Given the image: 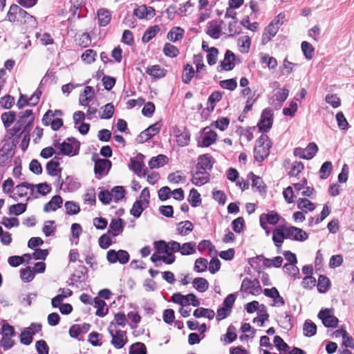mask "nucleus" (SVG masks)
<instances>
[{
    "label": "nucleus",
    "mask_w": 354,
    "mask_h": 354,
    "mask_svg": "<svg viewBox=\"0 0 354 354\" xmlns=\"http://www.w3.org/2000/svg\"><path fill=\"white\" fill-rule=\"evenodd\" d=\"M53 145L55 148L59 149L57 154L68 156L70 157L76 156L79 153L80 143L74 138H68L63 142H59V139L55 136Z\"/></svg>",
    "instance_id": "1"
},
{
    "label": "nucleus",
    "mask_w": 354,
    "mask_h": 354,
    "mask_svg": "<svg viewBox=\"0 0 354 354\" xmlns=\"http://www.w3.org/2000/svg\"><path fill=\"white\" fill-rule=\"evenodd\" d=\"M1 335L0 344L4 351L9 350L15 346V342L12 338L16 335V332L12 326L4 322L1 327Z\"/></svg>",
    "instance_id": "2"
},
{
    "label": "nucleus",
    "mask_w": 354,
    "mask_h": 354,
    "mask_svg": "<svg viewBox=\"0 0 354 354\" xmlns=\"http://www.w3.org/2000/svg\"><path fill=\"white\" fill-rule=\"evenodd\" d=\"M108 331L111 337V344L116 349H121L127 342V333L124 330L115 329L113 324H110Z\"/></svg>",
    "instance_id": "3"
},
{
    "label": "nucleus",
    "mask_w": 354,
    "mask_h": 354,
    "mask_svg": "<svg viewBox=\"0 0 354 354\" xmlns=\"http://www.w3.org/2000/svg\"><path fill=\"white\" fill-rule=\"evenodd\" d=\"M15 147V140L6 141L0 147V167L7 166L11 162Z\"/></svg>",
    "instance_id": "4"
},
{
    "label": "nucleus",
    "mask_w": 354,
    "mask_h": 354,
    "mask_svg": "<svg viewBox=\"0 0 354 354\" xmlns=\"http://www.w3.org/2000/svg\"><path fill=\"white\" fill-rule=\"evenodd\" d=\"M18 118L16 123L23 128L24 132L29 133L35 120L32 111L27 109L24 112H20L18 114Z\"/></svg>",
    "instance_id": "5"
},
{
    "label": "nucleus",
    "mask_w": 354,
    "mask_h": 354,
    "mask_svg": "<svg viewBox=\"0 0 354 354\" xmlns=\"http://www.w3.org/2000/svg\"><path fill=\"white\" fill-rule=\"evenodd\" d=\"M273 111L270 108H266L263 110L260 120L257 124L259 130L261 133L268 131L273 123Z\"/></svg>",
    "instance_id": "6"
},
{
    "label": "nucleus",
    "mask_w": 354,
    "mask_h": 354,
    "mask_svg": "<svg viewBox=\"0 0 354 354\" xmlns=\"http://www.w3.org/2000/svg\"><path fill=\"white\" fill-rule=\"evenodd\" d=\"M81 263L75 270L74 273L71 274L69 281H68L70 286H76L79 288V284L84 282L88 274V269L86 266H83V261L80 260Z\"/></svg>",
    "instance_id": "7"
},
{
    "label": "nucleus",
    "mask_w": 354,
    "mask_h": 354,
    "mask_svg": "<svg viewBox=\"0 0 354 354\" xmlns=\"http://www.w3.org/2000/svg\"><path fill=\"white\" fill-rule=\"evenodd\" d=\"M28 191L32 197L37 198V196L35 195V185L27 182L21 183L15 187L12 198L15 201H17L19 198L26 196L28 195Z\"/></svg>",
    "instance_id": "8"
},
{
    "label": "nucleus",
    "mask_w": 354,
    "mask_h": 354,
    "mask_svg": "<svg viewBox=\"0 0 354 354\" xmlns=\"http://www.w3.org/2000/svg\"><path fill=\"white\" fill-rule=\"evenodd\" d=\"M318 147L315 142H310L306 148L296 147L294 155L302 159H312L317 153Z\"/></svg>",
    "instance_id": "9"
},
{
    "label": "nucleus",
    "mask_w": 354,
    "mask_h": 354,
    "mask_svg": "<svg viewBox=\"0 0 354 354\" xmlns=\"http://www.w3.org/2000/svg\"><path fill=\"white\" fill-rule=\"evenodd\" d=\"M241 290L253 295H258L261 292L262 288L258 279L251 280L245 277L242 281Z\"/></svg>",
    "instance_id": "10"
},
{
    "label": "nucleus",
    "mask_w": 354,
    "mask_h": 354,
    "mask_svg": "<svg viewBox=\"0 0 354 354\" xmlns=\"http://www.w3.org/2000/svg\"><path fill=\"white\" fill-rule=\"evenodd\" d=\"M196 243L194 241L184 243L180 245V243L174 241L171 245V250L174 252H180L182 255H190L196 252Z\"/></svg>",
    "instance_id": "11"
},
{
    "label": "nucleus",
    "mask_w": 354,
    "mask_h": 354,
    "mask_svg": "<svg viewBox=\"0 0 354 354\" xmlns=\"http://www.w3.org/2000/svg\"><path fill=\"white\" fill-rule=\"evenodd\" d=\"M111 167V162L107 159L98 158L95 160L94 172L97 179L108 174Z\"/></svg>",
    "instance_id": "12"
},
{
    "label": "nucleus",
    "mask_w": 354,
    "mask_h": 354,
    "mask_svg": "<svg viewBox=\"0 0 354 354\" xmlns=\"http://www.w3.org/2000/svg\"><path fill=\"white\" fill-rule=\"evenodd\" d=\"M236 59V55L231 50H227L224 55V60L221 62L217 67V71L219 72L222 71H232L235 66L234 62Z\"/></svg>",
    "instance_id": "13"
},
{
    "label": "nucleus",
    "mask_w": 354,
    "mask_h": 354,
    "mask_svg": "<svg viewBox=\"0 0 354 354\" xmlns=\"http://www.w3.org/2000/svg\"><path fill=\"white\" fill-rule=\"evenodd\" d=\"M318 317L327 328H336L339 322L336 317L330 314V310L328 308L321 310L318 313Z\"/></svg>",
    "instance_id": "14"
},
{
    "label": "nucleus",
    "mask_w": 354,
    "mask_h": 354,
    "mask_svg": "<svg viewBox=\"0 0 354 354\" xmlns=\"http://www.w3.org/2000/svg\"><path fill=\"white\" fill-rule=\"evenodd\" d=\"M203 135L201 140H198V146L200 147H207L213 145L217 138V134L209 127H205L203 130Z\"/></svg>",
    "instance_id": "15"
},
{
    "label": "nucleus",
    "mask_w": 354,
    "mask_h": 354,
    "mask_svg": "<svg viewBox=\"0 0 354 354\" xmlns=\"http://www.w3.org/2000/svg\"><path fill=\"white\" fill-rule=\"evenodd\" d=\"M286 236L297 241H304L308 237L305 231L295 226L286 227Z\"/></svg>",
    "instance_id": "16"
},
{
    "label": "nucleus",
    "mask_w": 354,
    "mask_h": 354,
    "mask_svg": "<svg viewBox=\"0 0 354 354\" xmlns=\"http://www.w3.org/2000/svg\"><path fill=\"white\" fill-rule=\"evenodd\" d=\"M124 226L125 222L122 218H112L107 233L112 237H115L123 232Z\"/></svg>",
    "instance_id": "17"
},
{
    "label": "nucleus",
    "mask_w": 354,
    "mask_h": 354,
    "mask_svg": "<svg viewBox=\"0 0 354 354\" xmlns=\"http://www.w3.org/2000/svg\"><path fill=\"white\" fill-rule=\"evenodd\" d=\"M279 221V215L274 211L269 212L268 214H263L260 216L259 222L261 227L267 230V223L270 225H276Z\"/></svg>",
    "instance_id": "18"
},
{
    "label": "nucleus",
    "mask_w": 354,
    "mask_h": 354,
    "mask_svg": "<svg viewBox=\"0 0 354 354\" xmlns=\"http://www.w3.org/2000/svg\"><path fill=\"white\" fill-rule=\"evenodd\" d=\"M24 133H27V132H24L23 128L15 123L13 127L7 129L4 140L5 142L15 140V143L17 144L19 138Z\"/></svg>",
    "instance_id": "19"
},
{
    "label": "nucleus",
    "mask_w": 354,
    "mask_h": 354,
    "mask_svg": "<svg viewBox=\"0 0 354 354\" xmlns=\"http://www.w3.org/2000/svg\"><path fill=\"white\" fill-rule=\"evenodd\" d=\"M174 134L176 138V143L178 146L183 147L189 145L190 142V132L186 128L180 130L179 128H176L174 130Z\"/></svg>",
    "instance_id": "20"
},
{
    "label": "nucleus",
    "mask_w": 354,
    "mask_h": 354,
    "mask_svg": "<svg viewBox=\"0 0 354 354\" xmlns=\"http://www.w3.org/2000/svg\"><path fill=\"white\" fill-rule=\"evenodd\" d=\"M22 8L19 4H12L6 14L5 20L11 23L19 24Z\"/></svg>",
    "instance_id": "21"
},
{
    "label": "nucleus",
    "mask_w": 354,
    "mask_h": 354,
    "mask_svg": "<svg viewBox=\"0 0 354 354\" xmlns=\"http://www.w3.org/2000/svg\"><path fill=\"white\" fill-rule=\"evenodd\" d=\"M209 180V174L203 170H197L192 173V183L196 186H201Z\"/></svg>",
    "instance_id": "22"
},
{
    "label": "nucleus",
    "mask_w": 354,
    "mask_h": 354,
    "mask_svg": "<svg viewBox=\"0 0 354 354\" xmlns=\"http://www.w3.org/2000/svg\"><path fill=\"white\" fill-rule=\"evenodd\" d=\"M214 163V158L209 154H203L199 156L196 169L197 170H211Z\"/></svg>",
    "instance_id": "23"
},
{
    "label": "nucleus",
    "mask_w": 354,
    "mask_h": 354,
    "mask_svg": "<svg viewBox=\"0 0 354 354\" xmlns=\"http://www.w3.org/2000/svg\"><path fill=\"white\" fill-rule=\"evenodd\" d=\"M21 17L19 24L25 25L26 28L33 29L37 28V21L36 18L22 8Z\"/></svg>",
    "instance_id": "24"
},
{
    "label": "nucleus",
    "mask_w": 354,
    "mask_h": 354,
    "mask_svg": "<svg viewBox=\"0 0 354 354\" xmlns=\"http://www.w3.org/2000/svg\"><path fill=\"white\" fill-rule=\"evenodd\" d=\"M59 158L55 156L51 160L46 164V171L48 175L51 176H59L58 180H60L61 169H58L59 166Z\"/></svg>",
    "instance_id": "25"
},
{
    "label": "nucleus",
    "mask_w": 354,
    "mask_h": 354,
    "mask_svg": "<svg viewBox=\"0 0 354 354\" xmlns=\"http://www.w3.org/2000/svg\"><path fill=\"white\" fill-rule=\"evenodd\" d=\"M286 239H288V236H286V227L277 228L273 231L272 241L277 248H280Z\"/></svg>",
    "instance_id": "26"
},
{
    "label": "nucleus",
    "mask_w": 354,
    "mask_h": 354,
    "mask_svg": "<svg viewBox=\"0 0 354 354\" xmlns=\"http://www.w3.org/2000/svg\"><path fill=\"white\" fill-rule=\"evenodd\" d=\"M63 203L62 198L56 195L52 197L49 202L45 204L44 207V211L46 212H55L58 208L62 207Z\"/></svg>",
    "instance_id": "27"
},
{
    "label": "nucleus",
    "mask_w": 354,
    "mask_h": 354,
    "mask_svg": "<svg viewBox=\"0 0 354 354\" xmlns=\"http://www.w3.org/2000/svg\"><path fill=\"white\" fill-rule=\"evenodd\" d=\"M271 145L267 146H255L254 149V156L257 161L262 162L267 158L270 153Z\"/></svg>",
    "instance_id": "28"
},
{
    "label": "nucleus",
    "mask_w": 354,
    "mask_h": 354,
    "mask_svg": "<svg viewBox=\"0 0 354 354\" xmlns=\"http://www.w3.org/2000/svg\"><path fill=\"white\" fill-rule=\"evenodd\" d=\"M279 29L272 24H269L264 29L262 35V44H266L268 43L277 33Z\"/></svg>",
    "instance_id": "29"
},
{
    "label": "nucleus",
    "mask_w": 354,
    "mask_h": 354,
    "mask_svg": "<svg viewBox=\"0 0 354 354\" xmlns=\"http://www.w3.org/2000/svg\"><path fill=\"white\" fill-rule=\"evenodd\" d=\"M146 73L153 79H160L165 76L166 70L160 65L148 66Z\"/></svg>",
    "instance_id": "30"
},
{
    "label": "nucleus",
    "mask_w": 354,
    "mask_h": 354,
    "mask_svg": "<svg viewBox=\"0 0 354 354\" xmlns=\"http://www.w3.org/2000/svg\"><path fill=\"white\" fill-rule=\"evenodd\" d=\"M168 162V158L163 154L152 157L149 161V167L151 169L159 168L164 166Z\"/></svg>",
    "instance_id": "31"
},
{
    "label": "nucleus",
    "mask_w": 354,
    "mask_h": 354,
    "mask_svg": "<svg viewBox=\"0 0 354 354\" xmlns=\"http://www.w3.org/2000/svg\"><path fill=\"white\" fill-rule=\"evenodd\" d=\"M248 177L252 179L253 187H256L260 193L266 192V186L261 177L254 175L252 172L248 174Z\"/></svg>",
    "instance_id": "32"
},
{
    "label": "nucleus",
    "mask_w": 354,
    "mask_h": 354,
    "mask_svg": "<svg viewBox=\"0 0 354 354\" xmlns=\"http://www.w3.org/2000/svg\"><path fill=\"white\" fill-rule=\"evenodd\" d=\"M98 24L100 26H106L111 19V12L104 8H100L97 10Z\"/></svg>",
    "instance_id": "33"
},
{
    "label": "nucleus",
    "mask_w": 354,
    "mask_h": 354,
    "mask_svg": "<svg viewBox=\"0 0 354 354\" xmlns=\"http://www.w3.org/2000/svg\"><path fill=\"white\" fill-rule=\"evenodd\" d=\"M174 242V241H170L168 243H167L165 241L160 240V241H154L153 245H154V248L156 250L157 253L165 254V253H167V252L169 250H171V245Z\"/></svg>",
    "instance_id": "34"
},
{
    "label": "nucleus",
    "mask_w": 354,
    "mask_h": 354,
    "mask_svg": "<svg viewBox=\"0 0 354 354\" xmlns=\"http://www.w3.org/2000/svg\"><path fill=\"white\" fill-rule=\"evenodd\" d=\"M94 307L97 308L95 315L98 317H104L107 314L108 308H105L106 303L99 297L93 299Z\"/></svg>",
    "instance_id": "35"
},
{
    "label": "nucleus",
    "mask_w": 354,
    "mask_h": 354,
    "mask_svg": "<svg viewBox=\"0 0 354 354\" xmlns=\"http://www.w3.org/2000/svg\"><path fill=\"white\" fill-rule=\"evenodd\" d=\"M194 228L192 223L189 221H181L178 223L176 230L181 236L189 234Z\"/></svg>",
    "instance_id": "36"
},
{
    "label": "nucleus",
    "mask_w": 354,
    "mask_h": 354,
    "mask_svg": "<svg viewBox=\"0 0 354 354\" xmlns=\"http://www.w3.org/2000/svg\"><path fill=\"white\" fill-rule=\"evenodd\" d=\"M80 184L73 180L71 176H67L65 181H62L60 184V189L64 192H73L79 188Z\"/></svg>",
    "instance_id": "37"
},
{
    "label": "nucleus",
    "mask_w": 354,
    "mask_h": 354,
    "mask_svg": "<svg viewBox=\"0 0 354 354\" xmlns=\"http://www.w3.org/2000/svg\"><path fill=\"white\" fill-rule=\"evenodd\" d=\"M193 315L196 318L206 317L211 320L214 317L215 313L212 309L201 307L194 311Z\"/></svg>",
    "instance_id": "38"
},
{
    "label": "nucleus",
    "mask_w": 354,
    "mask_h": 354,
    "mask_svg": "<svg viewBox=\"0 0 354 354\" xmlns=\"http://www.w3.org/2000/svg\"><path fill=\"white\" fill-rule=\"evenodd\" d=\"M196 73L192 66L187 64L183 67L182 74V82L184 84H189L192 79L194 77Z\"/></svg>",
    "instance_id": "39"
},
{
    "label": "nucleus",
    "mask_w": 354,
    "mask_h": 354,
    "mask_svg": "<svg viewBox=\"0 0 354 354\" xmlns=\"http://www.w3.org/2000/svg\"><path fill=\"white\" fill-rule=\"evenodd\" d=\"M184 30L178 26L173 27L167 34V38L171 41L176 42L181 39L184 35Z\"/></svg>",
    "instance_id": "40"
},
{
    "label": "nucleus",
    "mask_w": 354,
    "mask_h": 354,
    "mask_svg": "<svg viewBox=\"0 0 354 354\" xmlns=\"http://www.w3.org/2000/svg\"><path fill=\"white\" fill-rule=\"evenodd\" d=\"M297 207L304 213L312 212L315 209V205L313 203L307 198H299L297 201Z\"/></svg>",
    "instance_id": "41"
},
{
    "label": "nucleus",
    "mask_w": 354,
    "mask_h": 354,
    "mask_svg": "<svg viewBox=\"0 0 354 354\" xmlns=\"http://www.w3.org/2000/svg\"><path fill=\"white\" fill-rule=\"evenodd\" d=\"M193 287L200 292H205L209 288L207 280L203 277H196L193 280Z\"/></svg>",
    "instance_id": "42"
},
{
    "label": "nucleus",
    "mask_w": 354,
    "mask_h": 354,
    "mask_svg": "<svg viewBox=\"0 0 354 354\" xmlns=\"http://www.w3.org/2000/svg\"><path fill=\"white\" fill-rule=\"evenodd\" d=\"M16 113L15 111H8L3 113L1 119L6 129L9 128L16 120Z\"/></svg>",
    "instance_id": "43"
},
{
    "label": "nucleus",
    "mask_w": 354,
    "mask_h": 354,
    "mask_svg": "<svg viewBox=\"0 0 354 354\" xmlns=\"http://www.w3.org/2000/svg\"><path fill=\"white\" fill-rule=\"evenodd\" d=\"M148 206L144 205L141 200H136L130 210V213L136 218H139L145 209Z\"/></svg>",
    "instance_id": "44"
},
{
    "label": "nucleus",
    "mask_w": 354,
    "mask_h": 354,
    "mask_svg": "<svg viewBox=\"0 0 354 354\" xmlns=\"http://www.w3.org/2000/svg\"><path fill=\"white\" fill-rule=\"evenodd\" d=\"M188 201L194 207H198L201 204L202 201L201 198V194L196 189L193 188L190 190L188 197Z\"/></svg>",
    "instance_id": "45"
},
{
    "label": "nucleus",
    "mask_w": 354,
    "mask_h": 354,
    "mask_svg": "<svg viewBox=\"0 0 354 354\" xmlns=\"http://www.w3.org/2000/svg\"><path fill=\"white\" fill-rule=\"evenodd\" d=\"M330 287L329 279L324 276L320 275L318 279L317 290L319 292L324 293L328 290Z\"/></svg>",
    "instance_id": "46"
},
{
    "label": "nucleus",
    "mask_w": 354,
    "mask_h": 354,
    "mask_svg": "<svg viewBox=\"0 0 354 354\" xmlns=\"http://www.w3.org/2000/svg\"><path fill=\"white\" fill-rule=\"evenodd\" d=\"M304 335L306 337H312L316 334L317 326L310 320H306L303 327Z\"/></svg>",
    "instance_id": "47"
},
{
    "label": "nucleus",
    "mask_w": 354,
    "mask_h": 354,
    "mask_svg": "<svg viewBox=\"0 0 354 354\" xmlns=\"http://www.w3.org/2000/svg\"><path fill=\"white\" fill-rule=\"evenodd\" d=\"M337 332L342 333V346H344L346 348H350L354 349L353 338L344 329L337 330Z\"/></svg>",
    "instance_id": "48"
},
{
    "label": "nucleus",
    "mask_w": 354,
    "mask_h": 354,
    "mask_svg": "<svg viewBox=\"0 0 354 354\" xmlns=\"http://www.w3.org/2000/svg\"><path fill=\"white\" fill-rule=\"evenodd\" d=\"M302 53L306 59H311L315 53L314 47L308 41H303L301 45Z\"/></svg>",
    "instance_id": "49"
},
{
    "label": "nucleus",
    "mask_w": 354,
    "mask_h": 354,
    "mask_svg": "<svg viewBox=\"0 0 354 354\" xmlns=\"http://www.w3.org/2000/svg\"><path fill=\"white\" fill-rule=\"evenodd\" d=\"M268 317L269 315L267 313L266 307L262 304L261 306V309L259 310L258 317L253 319V322H257L259 326L261 327L263 326L264 322L268 320Z\"/></svg>",
    "instance_id": "50"
},
{
    "label": "nucleus",
    "mask_w": 354,
    "mask_h": 354,
    "mask_svg": "<svg viewBox=\"0 0 354 354\" xmlns=\"http://www.w3.org/2000/svg\"><path fill=\"white\" fill-rule=\"evenodd\" d=\"M160 28L158 26L149 27L144 33L142 40L144 43H147L151 41L159 32Z\"/></svg>",
    "instance_id": "51"
},
{
    "label": "nucleus",
    "mask_w": 354,
    "mask_h": 354,
    "mask_svg": "<svg viewBox=\"0 0 354 354\" xmlns=\"http://www.w3.org/2000/svg\"><path fill=\"white\" fill-rule=\"evenodd\" d=\"M35 272L30 266L21 269L20 271V277L24 282H30L35 278Z\"/></svg>",
    "instance_id": "52"
},
{
    "label": "nucleus",
    "mask_w": 354,
    "mask_h": 354,
    "mask_svg": "<svg viewBox=\"0 0 354 354\" xmlns=\"http://www.w3.org/2000/svg\"><path fill=\"white\" fill-rule=\"evenodd\" d=\"M129 354H147V347L142 342H136L130 346Z\"/></svg>",
    "instance_id": "53"
},
{
    "label": "nucleus",
    "mask_w": 354,
    "mask_h": 354,
    "mask_svg": "<svg viewBox=\"0 0 354 354\" xmlns=\"http://www.w3.org/2000/svg\"><path fill=\"white\" fill-rule=\"evenodd\" d=\"M111 194L112 199L113 198L115 202H118L124 197L125 189L122 186H115L111 189Z\"/></svg>",
    "instance_id": "54"
},
{
    "label": "nucleus",
    "mask_w": 354,
    "mask_h": 354,
    "mask_svg": "<svg viewBox=\"0 0 354 354\" xmlns=\"http://www.w3.org/2000/svg\"><path fill=\"white\" fill-rule=\"evenodd\" d=\"M102 112L100 115L101 119L108 120L112 118L114 113V106L113 104L108 103L101 108Z\"/></svg>",
    "instance_id": "55"
},
{
    "label": "nucleus",
    "mask_w": 354,
    "mask_h": 354,
    "mask_svg": "<svg viewBox=\"0 0 354 354\" xmlns=\"http://www.w3.org/2000/svg\"><path fill=\"white\" fill-rule=\"evenodd\" d=\"M97 53L93 49L86 50L82 55V60L86 64H92L95 61Z\"/></svg>",
    "instance_id": "56"
},
{
    "label": "nucleus",
    "mask_w": 354,
    "mask_h": 354,
    "mask_svg": "<svg viewBox=\"0 0 354 354\" xmlns=\"http://www.w3.org/2000/svg\"><path fill=\"white\" fill-rule=\"evenodd\" d=\"M332 169H333V165H332L331 162H330V161L324 162L322 164V165L321 166V168L319 169L320 178L322 179H326L330 174Z\"/></svg>",
    "instance_id": "57"
},
{
    "label": "nucleus",
    "mask_w": 354,
    "mask_h": 354,
    "mask_svg": "<svg viewBox=\"0 0 354 354\" xmlns=\"http://www.w3.org/2000/svg\"><path fill=\"white\" fill-rule=\"evenodd\" d=\"M221 28L220 25L210 23L207 30V34L212 39H218L221 35Z\"/></svg>",
    "instance_id": "58"
},
{
    "label": "nucleus",
    "mask_w": 354,
    "mask_h": 354,
    "mask_svg": "<svg viewBox=\"0 0 354 354\" xmlns=\"http://www.w3.org/2000/svg\"><path fill=\"white\" fill-rule=\"evenodd\" d=\"M66 212L68 215L77 214L80 212L79 205L73 201H66L64 204Z\"/></svg>",
    "instance_id": "59"
},
{
    "label": "nucleus",
    "mask_w": 354,
    "mask_h": 354,
    "mask_svg": "<svg viewBox=\"0 0 354 354\" xmlns=\"http://www.w3.org/2000/svg\"><path fill=\"white\" fill-rule=\"evenodd\" d=\"M167 180L170 183L178 184L180 182L185 183L186 177L181 174V171H176V172L169 174Z\"/></svg>",
    "instance_id": "60"
},
{
    "label": "nucleus",
    "mask_w": 354,
    "mask_h": 354,
    "mask_svg": "<svg viewBox=\"0 0 354 354\" xmlns=\"http://www.w3.org/2000/svg\"><path fill=\"white\" fill-rule=\"evenodd\" d=\"M164 54L170 57H176L179 54V50L177 47L171 44L170 43H166L163 48Z\"/></svg>",
    "instance_id": "61"
},
{
    "label": "nucleus",
    "mask_w": 354,
    "mask_h": 354,
    "mask_svg": "<svg viewBox=\"0 0 354 354\" xmlns=\"http://www.w3.org/2000/svg\"><path fill=\"white\" fill-rule=\"evenodd\" d=\"M27 205L26 203H17L9 207V213L16 216L20 215L26 212Z\"/></svg>",
    "instance_id": "62"
},
{
    "label": "nucleus",
    "mask_w": 354,
    "mask_h": 354,
    "mask_svg": "<svg viewBox=\"0 0 354 354\" xmlns=\"http://www.w3.org/2000/svg\"><path fill=\"white\" fill-rule=\"evenodd\" d=\"M304 168V164L300 161H295L292 162L290 168V171L288 172V175L290 177L297 176Z\"/></svg>",
    "instance_id": "63"
},
{
    "label": "nucleus",
    "mask_w": 354,
    "mask_h": 354,
    "mask_svg": "<svg viewBox=\"0 0 354 354\" xmlns=\"http://www.w3.org/2000/svg\"><path fill=\"white\" fill-rule=\"evenodd\" d=\"M207 260L205 258H198L195 261L194 270L197 272H202L207 268Z\"/></svg>",
    "instance_id": "64"
}]
</instances>
